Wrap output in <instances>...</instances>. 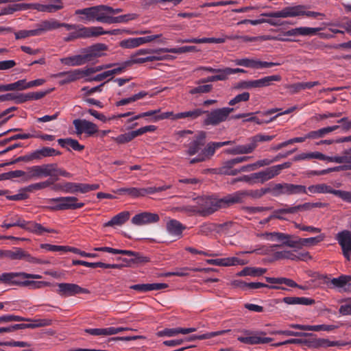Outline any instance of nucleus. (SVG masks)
<instances>
[{"label":"nucleus","mask_w":351,"mask_h":351,"mask_svg":"<svg viewBox=\"0 0 351 351\" xmlns=\"http://www.w3.org/2000/svg\"><path fill=\"white\" fill-rule=\"evenodd\" d=\"M254 150V144L252 141L247 145H239L226 151V153L232 155L246 154L253 152Z\"/></svg>","instance_id":"36"},{"label":"nucleus","mask_w":351,"mask_h":351,"mask_svg":"<svg viewBox=\"0 0 351 351\" xmlns=\"http://www.w3.org/2000/svg\"><path fill=\"white\" fill-rule=\"evenodd\" d=\"M238 341L241 343L254 345V344H263L271 342L273 339L270 337H262L257 335H254L249 337H239Z\"/></svg>","instance_id":"31"},{"label":"nucleus","mask_w":351,"mask_h":351,"mask_svg":"<svg viewBox=\"0 0 351 351\" xmlns=\"http://www.w3.org/2000/svg\"><path fill=\"white\" fill-rule=\"evenodd\" d=\"M130 213L123 211L114 216L110 221L104 224V227H113L114 226H121L125 223L130 218Z\"/></svg>","instance_id":"34"},{"label":"nucleus","mask_w":351,"mask_h":351,"mask_svg":"<svg viewBox=\"0 0 351 351\" xmlns=\"http://www.w3.org/2000/svg\"><path fill=\"white\" fill-rule=\"evenodd\" d=\"M114 66H118L117 67L112 69L108 70L110 76L115 75V74H119L122 72H123L127 68L130 67V62L127 61H125L123 62L119 63V64H114Z\"/></svg>","instance_id":"63"},{"label":"nucleus","mask_w":351,"mask_h":351,"mask_svg":"<svg viewBox=\"0 0 351 351\" xmlns=\"http://www.w3.org/2000/svg\"><path fill=\"white\" fill-rule=\"evenodd\" d=\"M78 199L75 196L60 197L49 199L48 202H56V205L46 207L47 209L56 210H75L84 206L83 202H77Z\"/></svg>","instance_id":"6"},{"label":"nucleus","mask_w":351,"mask_h":351,"mask_svg":"<svg viewBox=\"0 0 351 351\" xmlns=\"http://www.w3.org/2000/svg\"><path fill=\"white\" fill-rule=\"evenodd\" d=\"M199 271V269H191L189 267H183L178 269L176 271L173 272H169L165 274L166 276H186L189 274V271Z\"/></svg>","instance_id":"55"},{"label":"nucleus","mask_w":351,"mask_h":351,"mask_svg":"<svg viewBox=\"0 0 351 351\" xmlns=\"http://www.w3.org/2000/svg\"><path fill=\"white\" fill-rule=\"evenodd\" d=\"M213 89V85L211 84H205L200 85L197 87H195L189 90V93L191 95H195L197 93H210Z\"/></svg>","instance_id":"60"},{"label":"nucleus","mask_w":351,"mask_h":351,"mask_svg":"<svg viewBox=\"0 0 351 351\" xmlns=\"http://www.w3.org/2000/svg\"><path fill=\"white\" fill-rule=\"evenodd\" d=\"M324 238L325 236L324 234L306 239L294 236V237L291 239V241H288V247L301 249L304 246H313L324 241Z\"/></svg>","instance_id":"15"},{"label":"nucleus","mask_w":351,"mask_h":351,"mask_svg":"<svg viewBox=\"0 0 351 351\" xmlns=\"http://www.w3.org/2000/svg\"><path fill=\"white\" fill-rule=\"evenodd\" d=\"M294 237V235L285 234L282 232H270L269 240H277L282 242V245L288 246V241H291V239Z\"/></svg>","instance_id":"44"},{"label":"nucleus","mask_w":351,"mask_h":351,"mask_svg":"<svg viewBox=\"0 0 351 351\" xmlns=\"http://www.w3.org/2000/svg\"><path fill=\"white\" fill-rule=\"evenodd\" d=\"M31 321L29 318L14 315H5L0 316V324L12 322Z\"/></svg>","instance_id":"51"},{"label":"nucleus","mask_w":351,"mask_h":351,"mask_svg":"<svg viewBox=\"0 0 351 351\" xmlns=\"http://www.w3.org/2000/svg\"><path fill=\"white\" fill-rule=\"evenodd\" d=\"M206 133L204 131L199 132L189 145L187 154L189 156L196 154L201 148L205 145Z\"/></svg>","instance_id":"18"},{"label":"nucleus","mask_w":351,"mask_h":351,"mask_svg":"<svg viewBox=\"0 0 351 351\" xmlns=\"http://www.w3.org/2000/svg\"><path fill=\"white\" fill-rule=\"evenodd\" d=\"M6 258L10 260H25L33 264H49V261L37 258L32 256L22 248L16 247L14 250H6Z\"/></svg>","instance_id":"10"},{"label":"nucleus","mask_w":351,"mask_h":351,"mask_svg":"<svg viewBox=\"0 0 351 351\" xmlns=\"http://www.w3.org/2000/svg\"><path fill=\"white\" fill-rule=\"evenodd\" d=\"M307 6L304 5H298L294 6H288L282 10L276 12L263 13L261 15L271 18H287L306 16L307 17L316 18L319 16H324L322 13L306 11Z\"/></svg>","instance_id":"3"},{"label":"nucleus","mask_w":351,"mask_h":351,"mask_svg":"<svg viewBox=\"0 0 351 351\" xmlns=\"http://www.w3.org/2000/svg\"><path fill=\"white\" fill-rule=\"evenodd\" d=\"M107 49L108 46L106 45L103 43H97L84 49L82 54L63 58L60 60V62L67 66H81L102 56L104 54L101 52L106 51Z\"/></svg>","instance_id":"2"},{"label":"nucleus","mask_w":351,"mask_h":351,"mask_svg":"<svg viewBox=\"0 0 351 351\" xmlns=\"http://www.w3.org/2000/svg\"><path fill=\"white\" fill-rule=\"evenodd\" d=\"M282 77L280 75H269L253 81V88H264L271 86L273 82H280Z\"/></svg>","instance_id":"29"},{"label":"nucleus","mask_w":351,"mask_h":351,"mask_svg":"<svg viewBox=\"0 0 351 351\" xmlns=\"http://www.w3.org/2000/svg\"><path fill=\"white\" fill-rule=\"evenodd\" d=\"M234 142L232 141H227L223 142H210L202 149L201 154L206 158L209 160L214 155L215 150L225 145H232Z\"/></svg>","instance_id":"23"},{"label":"nucleus","mask_w":351,"mask_h":351,"mask_svg":"<svg viewBox=\"0 0 351 351\" xmlns=\"http://www.w3.org/2000/svg\"><path fill=\"white\" fill-rule=\"evenodd\" d=\"M58 143L62 147L66 148L67 145H69L75 151L81 152L84 149V145L80 144L77 140L71 138H59Z\"/></svg>","instance_id":"38"},{"label":"nucleus","mask_w":351,"mask_h":351,"mask_svg":"<svg viewBox=\"0 0 351 351\" xmlns=\"http://www.w3.org/2000/svg\"><path fill=\"white\" fill-rule=\"evenodd\" d=\"M19 226L29 232L35 234L41 235L45 232L56 233V230L54 229H49L43 226L40 223L32 221H25L21 217L16 215V221L6 223L4 221L1 225L2 228L9 229L11 227Z\"/></svg>","instance_id":"4"},{"label":"nucleus","mask_w":351,"mask_h":351,"mask_svg":"<svg viewBox=\"0 0 351 351\" xmlns=\"http://www.w3.org/2000/svg\"><path fill=\"white\" fill-rule=\"evenodd\" d=\"M160 217L157 213L143 212L135 215L132 218V223L136 226H143L158 222Z\"/></svg>","instance_id":"17"},{"label":"nucleus","mask_w":351,"mask_h":351,"mask_svg":"<svg viewBox=\"0 0 351 351\" xmlns=\"http://www.w3.org/2000/svg\"><path fill=\"white\" fill-rule=\"evenodd\" d=\"M114 192L119 195L127 194L129 196L134 198L144 197L147 195L146 188H120L118 189L117 191H114Z\"/></svg>","instance_id":"30"},{"label":"nucleus","mask_w":351,"mask_h":351,"mask_svg":"<svg viewBox=\"0 0 351 351\" xmlns=\"http://www.w3.org/2000/svg\"><path fill=\"white\" fill-rule=\"evenodd\" d=\"M267 194L266 188L256 190H241L230 193L232 204H242L245 199L250 197L253 199H259Z\"/></svg>","instance_id":"9"},{"label":"nucleus","mask_w":351,"mask_h":351,"mask_svg":"<svg viewBox=\"0 0 351 351\" xmlns=\"http://www.w3.org/2000/svg\"><path fill=\"white\" fill-rule=\"evenodd\" d=\"M250 99V93L248 92H243L241 94L237 95L233 99L229 101L230 106H234L235 104L241 101H247Z\"/></svg>","instance_id":"61"},{"label":"nucleus","mask_w":351,"mask_h":351,"mask_svg":"<svg viewBox=\"0 0 351 351\" xmlns=\"http://www.w3.org/2000/svg\"><path fill=\"white\" fill-rule=\"evenodd\" d=\"M8 274H13L12 280L9 282H3V284L10 285H17L23 287V282L24 279L32 278V279H40L42 276L38 274H27L25 272H8Z\"/></svg>","instance_id":"21"},{"label":"nucleus","mask_w":351,"mask_h":351,"mask_svg":"<svg viewBox=\"0 0 351 351\" xmlns=\"http://www.w3.org/2000/svg\"><path fill=\"white\" fill-rule=\"evenodd\" d=\"M291 165V162H285L280 165L271 166L263 171L254 173V175H255L254 178H256V183L263 184L278 176L282 169L289 168Z\"/></svg>","instance_id":"7"},{"label":"nucleus","mask_w":351,"mask_h":351,"mask_svg":"<svg viewBox=\"0 0 351 351\" xmlns=\"http://www.w3.org/2000/svg\"><path fill=\"white\" fill-rule=\"evenodd\" d=\"M58 289L57 291L58 294L64 297L73 296L80 293H90L88 289L82 288L78 285L73 283H59L58 284Z\"/></svg>","instance_id":"14"},{"label":"nucleus","mask_w":351,"mask_h":351,"mask_svg":"<svg viewBox=\"0 0 351 351\" xmlns=\"http://www.w3.org/2000/svg\"><path fill=\"white\" fill-rule=\"evenodd\" d=\"M335 239L341 246L343 256L348 261H350L351 256V231L344 230L338 232L335 236Z\"/></svg>","instance_id":"11"},{"label":"nucleus","mask_w":351,"mask_h":351,"mask_svg":"<svg viewBox=\"0 0 351 351\" xmlns=\"http://www.w3.org/2000/svg\"><path fill=\"white\" fill-rule=\"evenodd\" d=\"M169 285L166 283H152V284H137L130 287L131 289L139 292H147L153 290H160L166 289Z\"/></svg>","instance_id":"28"},{"label":"nucleus","mask_w":351,"mask_h":351,"mask_svg":"<svg viewBox=\"0 0 351 351\" xmlns=\"http://www.w3.org/2000/svg\"><path fill=\"white\" fill-rule=\"evenodd\" d=\"M234 110V108L229 107L217 108L211 111L204 110V114H206V116L202 122L203 125L206 126L218 125L221 123L227 121L230 113H232Z\"/></svg>","instance_id":"5"},{"label":"nucleus","mask_w":351,"mask_h":351,"mask_svg":"<svg viewBox=\"0 0 351 351\" xmlns=\"http://www.w3.org/2000/svg\"><path fill=\"white\" fill-rule=\"evenodd\" d=\"M101 26L84 27L79 25V27L73 32V38H77V39L98 37L101 36Z\"/></svg>","instance_id":"16"},{"label":"nucleus","mask_w":351,"mask_h":351,"mask_svg":"<svg viewBox=\"0 0 351 351\" xmlns=\"http://www.w3.org/2000/svg\"><path fill=\"white\" fill-rule=\"evenodd\" d=\"M120 46L125 49L135 48L139 46L137 38H130L120 42Z\"/></svg>","instance_id":"59"},{"label":"nucleus","mask_w":351,"mask_h":351,"mask_svg":"<svg viewBox=\"0 0 351 351\" xmlns=\"http://www.w3.org/2000/svg\"><path fill=\"white\" fill-rule=\"evenodd\" d=\"M267 269L260 267H245L238 275L240 276H260L266 273Z\"/></svg>","instance_id":"42"},{"label":"nucleus","mask_w":351,"mask_h":351,"mask_svg":"<svg viewBox=\"0 0 351 351\" xmlns=\"http://www.w3.org/2000/svg\"><path fill=\"white\" fill-rule=\"evenodd\" d=\"M73 124L75 128V133L80 135L85 133L88 136H93L99 130L97 125L86 119H75Z\"/></svg>","instance_id":"12"},{"label":"nucleus","mask_w":351,"mask_h":351,"mask_svg":"<svg viewBox=\"0 0 351 351\" xmlns=\"http://www.w3.org/2000/svg\"><path fill=\"white\" fill-rule=\"evenodd\" d=\"M36 27V32H38V36H40L47 31L58 29L57 20L51 19L43 21L37 23Z\"/></svg>","instance_id":"35"},{"label":"nucleus","mask_w":351,"mask_h":351,"mask_svg":"<svg viewBox=\"0 0 351 351\" xmlns=\"http://www.w3.org/2000/svg\"><path fill=\"white\" fill-rule=\"evenodd\" d=\"M80 73H81L80 71V69H77L69 71L60 72L56 74L54 76L56 78H62L60 81V84L61 85H63L81 79Z\"/></svg>","instance_id":"25"},{"label":"nucleus","mask_w":351,"mask_h":351,"mask_svg":"<svg viewBox=\"0 0 351 351\" xmlns=\"http://www.w3.org/2000/svg\"><path fill=\"white\" fill-rule=\"evenodd\" d=\"M340 127L341 126L339 125H335L332 126L323 128L316 131H311L307 134V137L313 139L322 138L326 134L339 129Z\"/></svg>","instance_id":"37"},{"label":"nucleus","mask_w":351,"mask_h":351,"mask_svg":"<svg viewBox=\"0 0 351 351\" xmlns=\"http://www.w3.org/2000/svg\"><path fill=\"white\" fill-rule=\"evenodd\" d=\"M304 204H298L293 206H287V208H280L278 213H284L285 214H296L298 212L305 211Z\"/></svg>","instance_id":"54"},{"label":"nucleus","mask_w":351,"mask_h":351,"mask_svg":"<svg viewBox=\"0 0 351 351\" xmlns=\"http://www.w3.org/2000/svg\"><path fill=\"white\" fill-rule=\"evenodd\" d=\"M15 38L16 40L25 39L31 36H37L38 32H36V29H23L19 30L18 32H14Z\"/></svg>","instance_id":"53"},{"label":"nucleus","mask_w":351,"mask_h":351,"mask_svg":"<svg viewBox=\"0 0 351 351\" xmlns=\"http://www.w3.org/2000/svg\"><path fill=\"white\" fill-rule=\"evenodd\" d=\"M35 153L36 160H40L44 158L60 156L62 153L52 147H43L34 151Z\"/></svg>","instance_id":"33"},{"label":"nucleus","mask_w":351,"mask_h":351,"mask_svg":"<svg viewBox=\"0 0 351 351\" xmlns=\"http://www.w3.org/2000/svg\"><path fill=\"white\" fill-rule=\"evenodd\" d=\"M137 17L138 14L135 13L127 14L118 16H108L107 24L127 23L130 21L136 19Z\"/></svg>","instance_id":"41"},{"label":"nucleus","mask_w":351,"mask_h":351,"mask_svg":"<svg viewBox=\"0 0 351 351\" xmlns=\"http://www.w3.org/2000/svg\"><path fill=\"white\" fill-rule=\"evenodd\" d=\"M308 190L313 193H330L335 195L336 192L335 189H333L330 186L326 184L309 186Z\"/></svg>","instance_id":"40"},{"label":"nucleus","mask_w":351,"mask_h":351,"mask_svg":"<svg viewBox=\"0 0 351 351\" xmlns=\"http://www.w3.org/2000/svg\"><path fill=\"white\" fill-rule=\"evenodd\" d=\"M348 276L342 275L338 278H334L330 279L326 276H319L318 278L324 279V282L327 285L329 288H341L343 287L348 282Z\"/></svg>","instance_id":"27"},{"label":"nucleus","mask_w":351,"mask_h":351,"mask_svg":"<svg viewBox=\"0 0 351 351\" xmlns=\"http://www.w3.org/2000/svg\"><path fill=\"white\" fill-rule=\"evenodd\" d=\"M266 188L267 193H271L274 197L282 195L281 183H276Z\"/></svg>","instance_id":"62"},{"label":"nucleus","mask_w":351,"mask_h":351,"mask_svg":"<svg viewBox=\"0 0 351 351\" xmlns=\"http://www.w3.org/2000/svg\"><path fill=\"white\" fill-rule=\"evenodd\" d=\"M174 210L186 213L189 216H191L193 215H198V209H197V205L196 206L186 205V206H178V207L174 208Z\"/></svg>","instance_id":"50"},{"label":"nucleus","mask_w":351,"mask_h":351,"mask_svg":"<svg viewBox=\"0 0 351 351\" xmlns=\"http://www.w3.org/2000/svg\"><path fill=\"white\" fill-rule=\"evenodd\" d=\"M263 287H267L271 289H282V290H287V288L276 285H268L267 284H264L262 282H247V289H256Z\"/></svg>","instance_id":"47"},{"label":"nucleus","mask_w":351,"mask_h":351,"mask_svg":"<svg viewBox=\"0 0 351 351\" xmlns=\"http://www.w3.org/2000/svg\"><path fill=\"white\" fill-rule=\"evenodd\" d=\"M204 114L203 110L200 108H195L193 110L182 112L177 114H173V112H167L159 114L154 117L156 121L162 120L171 118L173 120L187 119L189 121H193Z\"/></svg>","instance_id":"8"},{"label":"nucleus","mask_w":351,"mask_h":351,"mask_svg":"<svg viewBox=\"0 0 351 351\" xmlns=\"http://www.w3.org/2000/svg\"><path fill=\"white\" fill-rule=\"evenodd\" d=\"M136 137V134L134 131L129 132L123 134H120L114 138V141L119 144L128 143Z\"/></svg>","instance_id":"48"},{"label":"nucleus","mask_w":351,"mask_h":351,"mask_svg":"<svg viewBox=\"0 0 351 351\" xmlns=\"http://www.w3.org/2000/svg\"><path fill=\"white\" fill-rule=\"evenodd\" d=\"M215 230V224L210 223H204L199 226L198 234L208 235Z\"/></svg>","instance_id":"64"},{"label":"nucleus","mask_w":351,"mask_h":351,"mask_svg":"<svg viewBox=\"0 0 351 351\" xmlns=\"http://www.w3.org/2000/svg\"><path fill=\"white\" fill-rule=\"evenodd\" d=\"M282 194L291 195L296 194H306V187L301 184H294L291 183H281Z\"/></svg>","instance_id":"24"},{"label":"nucleus","mask_w":351,"mask_h":351,"mask_svg":"<svg viewBox=\"0 0 351 351\" xmlns=\"http://www.w3.org/2000/svg\"><path fill=\"white\" fill-rule=\"evenodd\" d=\"M206 263L217 266H232V265H244L247 264V261L244 260L239 259L237 257H228L223 258H217V259H208L206 260Z\"/></svg>","instance_id":"20"},{"label":"nucleus","mask_w":351,"mask_h":351,"mask_svg":"<svg viewBox=\"0 0 351 351\" xmlns=\"http://www.w3.org/2000/svg\"><path fill=\"white\" fill-rule=\"evenodd\" d=\"M23 287H29L32 289H41L44 287L49 286V282L45 281H32V280H24L22 283Z\"/></svg>","instance_id":"57"},{"label":"nucleus","mask_w":351,"mask_h":351,"mask_svg":"<svg viewBox=\"0 0 351 351\" xmlns=\"http://www.w3.org/2000/svg\"><path fill=\"white\" fill-rule=\"evenodd\" d=\"M282 301L289 305L299 304L309 306L315 303L314 299L305 297H285L282 298Z\"/></svg>","instance_id":"32"},{"label":"nucleus","mask_w":351,"mask_h":351,"mask_svg":"<svg viewBox=\"0 0 351 351\" xmlns=\"http://www.w3.org/2000/svg\"><path fill=\"white\" fill-rule=\"evenodd\" d=\"M236 65L243 66L247 68L256 69H258V60L250 59V58H242L236 59L234 60Z\"/></svg>","instance_id":"45"},{"label":"nucleus","mask_w":351,"mask_h":351,"mask_svg":"<svg viewBox=\"0 0 351 351\" xmlns=\"http://www.w3.org/2000/svg\"><path fill=\"white\" fill-rule=\"evenodd\" d=\"M89 9L90 10L92 22L108 23V16L106 15V5L89 7Z\"/></svg>","instance_id":"22"},{"label":"nucleus","mask_w":351,"mask_h":351,"mask_svg":"<svg viewBox=\"0 0 351 351\" xmlns=\"http://www.w3.org/2000/svg\"><path fill=\"white\" fill-rule=\"evenodd\" d=\"M166 228L169 234L180 239L182 237V232L186 229V226L176 219H171L167 223Z\"/></svg>","instance_id":"26"},{"label":"nucleus","mask_w":351,"mask_h":351,"mask_svg":"<svg viewBox=\"0 0 351 351\" xmlns=\"http://www.w3.org/2000/svg\"><path fill=\"white\" fill-rule=\"evenodd\" d=\"M164 53H184L188 52L197 51V49L195 46H184L178 48H164L161 49Z\"/></svg>","instance_id":"46"},{"label":"nucleus","mask_w":351,"mask_h":351,"mask_svg":"<svg viewBox=\"0 0 351 351\" xmlns=\"http://www.w3.org/2000/svg\"><path fill=\"white\" fill-rule=\"evenodd\" d=\"M27 89L26 80H20L16 82L0 85V92L12 91V90H23Z\"/></svg>","instance_id":"39"},{"label":"nucleus","mask_w":351,"mask_h":351,"mask_svg":"<svg viewBox=\"0 0 351 351\" xmlns=\"http://www.w3.org/2000/svg\"><path fill=\"white\" fill-rule=\"evenodd\" d=\"M75 15L80 16V21L92 22L90 10L88 8L78 9L75 11Z\"/></svg>","instance_id":"49"},{"label":"nucleus","mask_w":351,"mask_h":351,"mask_svg":"<svg viewBox=\"0 0 351 351\" xmlns=\"http://www.w3.org/2000/svg\"><path fill=\"white\" fill-rule=\"evenodd\" d=\"M121 254L127 255L130 256V258H123V261L125 262V266L131 267L134 264H141L145 263L149 261V258L147 256H143L139 252L130 251V250H123L121 252Z\"/></svg>","instance_id":"19"},{"label":"nucleus","mask_w":351,"mask_h":351,"mask_svg":"<svg viewBox=\"0 0 351 351\" xmlns=\"http://www.w3.org/2000/svg\"><path fill=\"white\" fill-rule=\"evenodd\" d=\"M68 246L56 245L48 243H42L40 247L51 252H67Z\"/></svg>","instance_id":"58"},{"label":"nucleus","mask_w":351,"mask_h":351,"mask_svg":"<svg viewBox=\"0 0 351 351\" xmlns=\"http://www.w3.org/2000/svg\"><path fill=\"white\" fill-rule=\"evenodd\" d=\"M265 280L268 283L271 284H285L290 287H300L295 281L287 278H271L265 277Z\"/></svg>","instance_id":"43"},{"label":"nucleus","mask_w":351,"mask_h":351,"mask_svg":"<svg viewBox=\"0 0 351 351\" xmlns=\"http://www.w3.org/2000/svg\"><path fill=\"white\" fill-rule=\"evenodd\" d=\"M275 135H266L263 134H258L250 138L252 144H254V149L257 147V143L265 141H270L275 138Z\"/></svg>","instance_id":"52"},{"label":"nucleus","mask_w":351,"mask_h":351,"mask_svg":"<svg viewBox=\"0 0 351 351\" xmlns=\"http://www.w3.org/2000/svg\"><path fill=\"white\" fill-rule=\"evenodd\" d=\"M198 215L202 217L209 216L221 208H226L232 206L230 194L217 198L215 196H202L195 198Z\"/></svg>","instance_id":"1"},{"label":"nucleus","mask_w":351,"mask_h":351,"mask_svg":"<svg viewBox=\"0 0 351 351\" xmlns=\"http://www.w3.org/2000/svg\"><path fill=\"white\" fill-rule=\"evenodd\" d=\"M49 13L56 12L64 8L62 0H49Z\"/></svg>","instance_id":"56"},{"label":"nucleus","mask_w":351,"mask_h":351,"mask_svg":"<svg viewBox=\"0 0 351 351\" xmlns=\"http://www.w3.org/2000/svg\"><path fill=\"white\" fill-rule=\"evenodd\" d=\"M52 163L42 165H35L27 168L26 181L34 178L52 177Z\"/></svg>","instance_id":"13"}]
</instances>
